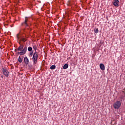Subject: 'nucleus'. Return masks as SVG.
<instances>
[{"label": "nucleus", "instance_id": "obj_1", "mask_svg": "<svg viewBox=\"0 0 125 125\" xmlns=\"http://www.w3.org/2000/svg\"><path fill=\"white\" fill-rule=\"evenodd\" d=\"M19 43L20 46L18 48V50L21 52H18V54H20V55H24L27 52V46H25L24 47V45L21 44L20 42Z\"/></svg>", "mask_w": 125, "mask_h": 125}, {"label": "nucleus", "instance_id": "obj_2", "mask_svg": "<svg viewBox=\"0 0 125 125\" xmlns=\"http://www.w3.org/2000/svg\"><path fill=\"white\" fill-rule=\"evenodd\" d=\"M29 24H30V18L26 17L25 18V20L24 22L21 23V26H22L23 27H25L26 29H28V30H29V28H30Z\"/></svg>", "mask_w": 125, "mask_h": 125}, {"label": "nucleus", "instance_id": "obj_3", "mask_svg": "<svg viewBox=\"0 0 125 125\" xmlns=\"http://www.w3.org/2000/svg\"><path fill=\"white\" fill-rule=\"evenodd\" d=\"M38 57H39V56L38 55V53H37V51H36L33 55L32 60L33 61L34 64H37V62H38Z\"/></svg>", "mask_w": 125, "mask_h": 125}, {"label": "nucleus", "instance_id": "obj_4", "mask_svg": "<svg viewBox=\"0 0 125 125\" xmlns=\"http://www.w3.org/2000/svg\"><path fill=\"white\" fill-rule=\"evenodd\" d=\"M122 105V103L121 101H117L113 104V107L114 109H119L121 107V105Z\"/></svg>", "mask_w": 125, "mask_h": 125}, {"label": "nucleus", "instance_id": "obj_5", "mask_svg": "<svg viewBox=\"0 0 125 125\" xmlns=\"http://www.w3.org/2000/svg\"><path fill=\"white\" fill-rule=\"evenodd\" d=\"M17 38L18 41L20 40L19 42H26L27 41V39L24 38V37H20V34L19 33L17 34Z\"/></svg>", "mask_w": 125, "mask_h": 125}, {"label": "nucleus", "instance_id": "obj_6", "mask_svg": "<svg viewBox=\"0 0 125 125\" xmlns=\"http://www.w3.org/2000/svg\"><path fill=\"white\" fill-rule=\"evenodd\" d=\"M2 72L3 74L7 77H8V76L9 75V72H8V70H7V69L4 68L2 69Z\"/></svg>", "mask_w": 125, "mask_h": 125}, {"label": "nucleus", "instance_id": "obj_7", "mask_svg": "<svg viewBox=\"0 0 125 125\" xmlns=\"http://www.w3.org/2000/svg\"><path fill=\"white\" fill-rule=\"evenodd\" d=\"M119 0H114V1L113 2V5L114 6H119Z\"/></svg>", "mask_w": 125, "mask_h": 125}, {"label": "nucleus", "instance_id": "obj_8", "mask_svg": "<svg viewBox=\"0 0 125 125\" xmlns=\"http://www.w3.org/2000/svg\"><path fill=\"white\" fill-rule=\"evenodd\" d=\"M24 62L25 64H26V65H28L29 64V59H28V58L27 57L24 58Z\"/></svg>", "mask_w": 125, "mask_h": 125}, {"label": "nucleus", "instance_id": "obj_9", "mask_svg": "<svg viewBox=\"0 0 125 125\" xmlns=\"http://www.w3.org/2000/svg\"><path fill=\"white\" fill-rule=\"evenodd\" d=\"M67 5L68 6H70L71 5H72V4H75V3H74L73 2V0H69L68 2H67Z\"/></svg>", "mask_w": 125, "mask_h": 125}, {"label": "nucleus", "instance_id": "obj_10", "mask_svg": "<svg viewBox=\"0 0 125 125\" xmlns=\"http://www.w3.org/2000/svg\"><path fill=\"white\" fill-rule=\"evenodd\" d=\"M100 68L101 70H105V66L103 63H101L100 64Z\"/></svg>", "mask_w": 125, "mask_h": 125}, {"label": "nucleus", "instance_id": "obj_11", "mask_svg": "<svg viewBox=\"0 0 125 125\" xmlns=\"http://www.w3.org/2000/svg\"><path fill=\"white\" fill-rule=\"evenodd\" d=\"M68 67H69V65L66 63L63 65V69H64V70H66V69H68Z\"/></svg>", "mask_w": 125, "mask_h": 125}, {"label": "nucleus", "instance_id": "obj_12", "mask_svg": "<svg viewBox=\"0 0 125 125\" xmlns=\"http://www.w3.org/2000/svg\"><path fill=\"white\" fill-rule=\"evenodd\" d=\"M94 31L96 34H98V33L99 32V30H98V28H95Z\"/></svg>", "mask_w": 125, "mask_h": 125}, {"label": "nucleus", "instance_id": "obj_13", "mask_svg": "<svg viewBox=\"0 0 125 125\" xmlns=\"http://www.w3.org/2000/svg\"><path fill=\"white\" fill-rule=\"evenodd\" d=\"M55 68H56V66L54 65H53L51 66V67H50L51 70H54V69H55Z\"/></svg>", "mask_w": 125, "mask_h": 125}, {"label": "nucleus", "instance_id": "obj_14", "mask_svg": "<svg viewBox=\"0 0 125 125\" xmlns=\"http://www.w3.org/2000/svg\"><path fill=\"white\" fill-rule=\"evenodd\" d=\"M27 50L31 52L33 50V48H32V47H28V48H27Z\"/></svg>", "mask_w": 125, "mask_h": 125}, {"label": "nucleus", "instance_id": "obj_15", "mask_svg": "<svg viewBox=\"0 0 125 125\" xmlns=\"http://www.w3.org/2000/svg\"><path fill=\"white\" fill-rule=\"evenodd\" d=\"M33 54H34L33 51L30 52V53L29 54V56H30V57H32L33 56Z\"/></svg>", "mask_w": 125, "mask_h": 125}, {"label": "nucleus", "instance_id": "obj_16", "mask_svg": "<svg viewBox=\"0 0 125 125\" xmlns=\"http://www.w3.org/2000/svg\"><path fill=\"white\" fill-rule=\"evenodd\" d=\"M18 61L20 63H22V59L20 57L19 58Z\"/></svg>", "mask_w": 125, "mask_h": 125}, {"label": "nucleus", "instance_id": "obj_17", "mask_svg": "<svg viewBox=\"0 0 125 125\" xmlns=\"http://www.w3.org/2000/svg\"><path fill=\"white\" fill-rule=\"evenodd\" d=\"M33 49H34V50H35V52H36V51H37V46L34 45L33 46Z\"/></svg>", "mask_w": 125, "mask_h": 125}, {"label": "nucleus", "instance_id": "obj_18", "mask_svg": "<svg viewBox=\"0 0 125 125\" xmlns=\"http://www.w3.org/2000/svg\"><path fill=\"white\" fill-rule=\"evenodd\" d=\"M15 52H17V51H18V48L15 49Z\"/></svg>", "mask_w": 125, "mask_h": 125}]
</instances>
